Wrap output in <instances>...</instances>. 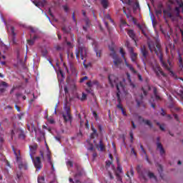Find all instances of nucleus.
Listing matches in <instances>:
<instances>
[{"mask_svg": "<svg viewBox=\"0 0 183 183\" xmlns=\"http://www.w3.org/2000/svg\"><path fill=\"white\" fill-rule=\"evenodd\" d=\"M149 49L151 52H154L157 56H159V61L162 64V66L164 67V69L169 71L170 75L172 76H175V74L171 68L172 67V63L168 61L167 63L164 61V59L162 58V52L161 51V44H159V40L156 39L155 42L150 41L148 42Z\"/></svg>", "mask_w": 183, "mask_h": 183, "instance_id": "obj_1", "label": "nucleus"}, {"mask_svg": "<svg viewBox=\"0 0 183 183\" xmlns=\"http://www.w3.org/2000/svg\"><path fill=\"white\" fill-rule=\"evenodd\" d=\"M109 81L112 86H116L118 91L117 98L119 101V94L125 91V79L122 77L117 78L114 74H110L109 76Z\"/></svg>", "mask_w": 183, "mask_h": 183, "instance_id": "obj_2", "label": "nucleus"}, {"mask_svg": "<svg viewBox=\"0 0 183 183\" xmlns=\"http://www.w3.org/2000/svg\"><path fill=\"white\" fill-rule=\"evenodd\" d=\"M177 3L179 7H176L175 9H172L171 6H168L166 9L163 10V14L165 16H168L172 21H177V17L181 18L179 16V9L182 8L183 12V2L182 0H177Z\"/></svg>", "mask_w": 183, "mask_h": 183, "instance_id": "obj_3", "label": "nucleus"}, {"mask_svg": "<svg viewBox=\"0 0 183 183\" xmlns=\"http://www.w3.org/2000/svg\"><path fill=\"white\" fill-rule=\"evenodd\" d=\"M36 148L37 146L36 144L33 145V146H30V156L31 158L32 159V161L34 164V167L36 169V171H39V169H41V168H42V164L41 163V159L39 157H36L35 159H34V157H32V156L34 155V154H35L36 151Z\"/></svg>", "mask_w": 183, "mask_h": 183, "instance_id": "obj_4", "label": "nucleus"}, {"mask_svg": "<svg viewBox=\"0 0 183 183\" xmlns=\"http://www.w3.org/2000/svg\"><path fill=\"white\" fill-rule=\"evenodd\" d=\"M76 55L77 59H79V58H81V59L84 61L83 65L84 66H85V68H87L88 65L85 64V59H86V57L88 56V49H86V47L85 46H79Z\"/></svg>", "mask_w": 183, "mask_h": 183, "instance_id": "obj_5", "label": "nucleus"}, {"mask_svg": "<svg viewBox=\"0 0 183 183\" xmlns=\"http://www.w3.org/2000/svg\"><path fill=\"white\" fill-rule=\"evenodd\" d=\"M137 171L138 174H139L141 179H144V181H147V177H145V175H148V177H149V178H150V179H155V181H157V177H155L154 173H152L151 172H147L146 171L141 172L140 166H138L137 167Z\"/></svg>", "mask_w": 183, "mask_h": 183, "instance_id": "obj_6", "label": "nucleus"}, {"mask_svg": "<svg viewBox=\"0 0 183 183\" xmlns=\"http://www.w3.org/2000/svg\"><path fill=\"white\" fill-rule=\"evenodd\" d=\"M42 159L44 162H47L48 164H50L51 165V169L53 171H54V163L52 162L51 156V152L49 151V149L47 147L46 151H45L44 153L41 154Z\"/></svg>", "mask_w": 183, "mask_h": 183, "instance_id": "obj_7", "label": "nucleus"}, {"mask_svg": "<svg viewBox=\"0 0 183 183\" xmlns=\"http://www.w3.org/2000/svg\"><path fill=\"white\" fill-rule=\"evenodd\" d=\"M109 50L111 51L110 56L113 58L114 66L117 68H121V64L122 61L121 59L118 58V56H117V54H115V49H114V46H109Z\"/></svg>", "mask_w": 183, "mask_h": 183, "instance_id": "obj_8", "label": "nucleus"}, {"mask_svg": "<svg viewBox=\"0 0 183 183\" xmlns=\"http://www.w3.org/2000/svg\"><path fill=\"white\" fill-rule=\"evenodd\" d=\"M128 51L130 54V58L132 59V62H135V64L137 65V68H140L139 64H138V62H137V58L138 56V54L135 52H134V48L129 46V43H127Z\"/></svg>", "mask_w": 183, "mask_h": 183, "instance_id": "obj_9", "label": "nucleus"}, {"mask_svg": "<svg viewBox=\"0 0 183 183\" xmlns=\"http://www.w3.org/2000/svg\"><path fill=\"white\" fill-rule=\"evenodd\" d=\"M120 54H122V58L124 59V64L126 66H127V68L129 69L130 72H132V74H138L132 64H129L128 61H127V59H125V53L123 49H120Z\"/></svg>", "mask_w": 183, "mask_h": 183, "instance_id": "obj_10", "label": "nucleus"}, {"mask_svg": "<svg viewBox=\"0 0 183 183\" xmlns=\"http://www.w3.org/2000/svg\"><path fill=\"white\" fill-rule=\"evenodd\" d=\"M106 168L107 171H109L107 177L109 178V179H114V176L112 175V173H111V172L109 171V168H111L113 172H115V167L113 166L112 162L109 161L106 162Z\"/></svg>", "mask_w": 183, "mask_h": 183, "instance_id": "obj_11", "label": "nucleus"}, {"mask_svg": "<svg viewBox=\"0 0 183 183\" xmlns=\"http://www.w3.org/2000/svg\"><path fill=\"white\" fill-rule=\"evenodd\" d=\"M66 113L63 114V118L64 122H71V114H69V107L64 108Z\"/></svg>", "mask_w": 183, "mask_h": 183, "instance_id": "obj_12", "label": "nucleus"}, {"mask_svg": "<svg viewBox=\"0 0 183 183\" xmlns=\"http://www.w3.org/2000/svg\"><path fill=\"white\" fill-rule=\"evenodd\" d=\"M153 70L154 71L155 74L157 75V76H165V74H164V71L161 69V67L156 64L155 66H153Z\"/></svg>", "mask_w": 183, "mask_h": 183, "instance_id": "obj_13", "label": "nucleus"}, {"mask_svg": "<svg viewBox=\"0 0 183 183\" xmlns=\"http://www.w3.org/2000/svg\"><path fill=\"white\" fill-rule=\"evenodd\" d=\"M157 150L159 151L162 157H164V155H165V149H164L162 144H161L159 142H157Z\"/></svg>", "mask_w": 183, "mask_h": 183, "instance_id": "obj_14", "label": "nucleus"}, {"mask_svg": "<svg viewBox=\"0 0 183 183\" xmlns=\"http://www.w3.org/2000/svg\"><path fill=\"white\" fill-rule=\"evenodd\" d=\"M94 51L96 52V56L97 58L101 57V49H98V43L97 41H94L92 44Z\"/></svg>", "mask_w": 183, "mask_h": 183, "instance_id": "obj_15", "label": "nucleus"}, {"mask_svg": "<svg viewBox=\"0 0 183 183\" xmlns=\"http://www.w3.org/2000/svg\"><path fill=\"white\" fill-rule=\"evenodd\" d=\"M139 122H143L144 125H147V127H149L150 128H152V123H151V121L148 119H144L140 116L138 117Z\"/></svg>", "mask_w": 183, "mask_h": 183, "instance_id": "obj_16", "label": "nucleus"}, {"mask_svg": "<svg viewBox=\"0 0 183 183\" xmlns=\"http://www.w3.org/2000/svg\"><path fill=\"white\" fill-rule=\"evenodd\" d=\"M33 3H34V5H36V6H37L38 8H42V7L45 6V5L46 4V1H45V0H41V1H39V2L33 1Z\"/></svg>", "mask_w": 183, "mask_h": 183, "instance_id": "obj_17", "label": "nucleus"}, {"mask_svg": "<svg viewBox=\"0 0 183 183\" xmlns=\"http://www.w3.org/2000/svg\"><path fill=\"white\" fill-rule=\"evenodd\" d=\"M95 146L97 147L98 151L102 152L105 149V146H104V144H102V140H100L99 144H95Z\"/></svg>", "mask_w": 183, "mask_h": 183, "instance_id": "obj_18", "label": "nucleus"}, {"mask_svg": "<svg viewBox=\"0 0 183 183\" xmlns=\"http://www.w3.org/2000/svg\"><path fill=\"white\" fill-rule=\"evenodd\" d=\"M128 35L132 39L133 41H134L136 46H138V44H137V39H135V33H134V31L129 30L128 31Z\"/></svg>", "mask_w": 183, "mask_h": 183, "instance_id": "obj_19", "label": "nucleus"}, {"mask_svg": "<svg viewBox=\"0 0 183 183\" xmlns=\"http://www.w3.org/2000/svg\"><path fill=\"white\" fill-rule=\"evenodd\" d=\"M140 51L144 58H147V56H148V51H147V48L145 47V46H142Z\"/></svg>", "mask_w": 183, "mask_h": 183, "instance_id": "obj_20", "label": "nucleus"}, {"mask_svg": "<svg viewBox=\"0 0 183 183\" xmlns=\"http://www.w3.org/2000/svg\"><path fill=\"white\" fill-rule=\"evenodd\" d=\"M8 31H10L11 32V35H13L12 43L13 44H16V42H15V40H14V36H15V35H16L15 28H14V26H10V27H8Z\"/></svg>", "mask_w": 183, "mask_h": 183, "instance_id": "obj_21", "label": "nucleus"}, {"mask_svg": "<svg viewBox=\"0 0 183 183\" xmlns=\"http://www.w3.org/2000/svg\"><path fill=\"white\" fill-rule=\"evenodd\" d=\"M157 16H161L162 15V5H159L158 9H156Z\"/></svg>", "mask_w": 183, "mask_h": 183, "instance_id": "obj_22", "label": "nucleus"}, {"mask_svg": "<svg viewBox=\"0 0 183 183\" xmlns=\"http://www.w3.org/2000/svg\"><path fill=\"white\" fill-rule=\"evenodd\" d=\"M140 148H141L142 155H145L147 162H149V159H148V156H147V152H145V149H144V147L142 146V144H140Z\"/></svg>", "mask_w": 183, "mask_h": 183, "instance_id": "obj_23", "label": "nucleus"}, {"mask_svg": "<svg viewBox=\"0 0 183 183\" xmlns=\"http://www.w3.org/2000/svg\"><path fill=\"white\" fill-rule=\"evenodd\" d=\"M18 136L19 138H21V139H24L25 138V134H24V132L19 130L16 133Z\"/></svg>", "mask_w": 183, "mask_h": 183, "instance_id": "obj_24", "label": "nucleus"}, {"mask_svg": "<svg viewBox=\"0 0 183 183\" xmlns=\"http://www.w3.org/2000/svg\"><path fill=\"white\" fill-rule=\"evenodd\" d=\"M101 4L104 9H107V8H108V0H101Z\"/></svg>", "mask_w": 183, "mask_h": 183, "instance_id": "obj_25", "label": "nucleus"}, {"mask_svg": "<svg viewBox=\"0 0 183 183\" xmlns=\"http://www.w3.org/2000/svg\"><path fill=\"white\" fill-rule=\"evenodd\" d=\"M116 178L117 179V183H122V177H121V174H119V173L116 172Z\"/></svg>", "mask_w": 183, "mask_h": 183, "instance_id": "obj_26", "label": "nucleus"}, {"mask_svg": "<svg viewBox=\"0 0 183 183\" xmlns=\"http://www.w3.org/2000/svg\"><path fill=\"white\" fill-rule=\"evenodd\" d=\"M27 128L30 132H36V129H35V126L34 124H31V126L28 125Z\"/></svg>", "mask_w": 183, "mask_h": 183, "instance_id": "obj_27", "label": "nucleus"}, {"mask_svg": "<svg viewBox=\"0 0 183 183\" xmlns=\"http://www.w3.org/2000/svg\"><path fill=\"white\" fill-rule=\"evenodd\" d=\"M84 22L86 24V26H84L83 29L84 31H86V29L89 28V25H91V24L89 23V20L88 19H85Z\"/></svg>", "mask_w": 183, "mask_h": 183, "instance_id": "obj_28", "label": "nucleus"}, {"mask_svg": "<svg viewBox=\"0 0 183 183\" xmlns=\"http://www.w3.org/2000/svg\"><path fill=\"white\" fill-rule=\"evenodd\" d=\"M115 172H116V174H117V172L119 174H122V167H121V165H119V164H117V169Z\"/></svg>", "mask_w": 183, "mask_h": 183, "instance_id": "obj_29", "label": "nucleus"}, {"mask_svg": "<svg viewBox=\"0 0 183 183\" xmlns=\"http://www.w3.org/2000/svg\"><path fill=\"white\" fill-rule=\"evenodd\" d=\"M38 183H45V177L40 176L38 177Z\"/></svg>", "mask_w": 183, "mask_h": 183, "instance_id": "obj_30", "label": "nucleus"}, {"mask_svg": "<svg viewBox=\"0 0 183 183\" xmlns=\"http://www.w3.org/2000/svg\"><path fill=\"white\" fill-rule=\"evenodd\" d=\"M38 38L36 36H34L32 39L28 40L29 45H34V41Z\"/></svg>", "mask_w": 183, "mask_h": 183, "instance_id": "obj_31", "label": "nucleus"}, {"mask_svg": "<svg viewBox=\"0 0 183 183\" xmlns=\"http://www.w3.org/2000/svg\"><path fill=\"white\" fill-rule=\"evenodd\" d=\"M14 152L16 155V160L19 161V150L15 151V149H14Z\"/></svg>", "mask_w": 183, "mask_h": 183, "instance_id": "obj_32", "label": "nucleus"}, {"mask_svg": "<svg viewBox=\"0 0 183 183\" xmlns=\"http://www.w3.org/2000/svg\"><path fill=\"white\" fill-rule=\"evenodd\" d=\"M92 129L93 133L91 134V138H95V135H97V130L94 129V127H92Z\"/></svg>", "mask_w": 183, "mask_h": 183, "instance_id": "obj_33", "label": "nucleus"}, {"mask_svg": "<svg viewBox=\"0 0 183 183\" xmlns=\"http://www.w3.org/2000/svg\"><path fill=\"white\" fill-rule=\"evenodd\" d=\"M154 97L156 99H161V97L157 94V89H154Z\"/></svg>", "mask_w": 183, "mask_h": 183, "instance_id": "obj_34", "label": "nucleus"}, {"mask_svg": "<svg viewBox=\"0 0 183 183\" xmlns=\"http://www.w3.org/2000/svg\"><path fill=\"white\" fill-rule=\"evenodd\" d=\"M41 54H42L43 56H46V55H48V50L44 49L41 51Z\"/></svg>", "mask_w": 183, "mask_h": 183, "instance_id": "obj_35", "label": "nucleus"}, {"mask_svg": "<svg viewBox=\"0 0 183 183\" xmlns=\"http://www.w3.org/2000/svg\"><path fill=\"white\" fill-rule=\"evenodd\" d=\"M157 167V170L161 175V173L162 172V166H161V164H158Z\"/></svg>", "mask_w": 183, "mask_h": 183, "instance_id": "obj_36", "label": "nucleus"}, {"mask_svg": "<svg viewBox=\"0 0 183 183\" xmlns=\"http://www.w3.org/2000/svg\"><path fill=\"white\" fill-rule=\"evenodd\" d=\"M157 125H159V127L162 131H165V125L164 124H159V123H157Z\"/></svg>", "mask_w": 183, "mask_h": 183, "instance_id": "obj_37", "label": "nucleus"}, {"mask_svg": "<svg viewBox=\"0 0 183 183\" xmlns=\"http://www.w3.org/2000/svg\"><path fill=\"white\" fill-rule=\"evenodd\" d=\"M0 86H4L5 88H6L8 86V84L5 81H1L0 83Z\"/></svg>", "mask_w": 183, "mask_h": 183, "instance_id": "obj_38", "label": "nucleus"}, {"mask_svg": "<svg viewBox=\"0 0 183 183\" xmlns=\"http://www.w3.org/2000/svg\"><path fill=\"white\" fill-rule=\"evenodd\" d=\"M0 45H1V48L4 49V52L8 49V46H6L5 44H2V43L0 42Z\"/></svg>", "mask_w": 183, "mask_h": 183, "instance_id": "obj_39", "label": "nucleus"}, {"mask_svg": "<svg viewBox=\"0 0 183 183\" xmlns=\"http://www.w3.org/2000/svg\"><path fill=\"white\" fill-rule=\"evenodd\" d=\"M69 182L81 183V182H80L79 180H76V179H75V180H74L75 182H74V180L72 179V178H69Z\"/></svg>", "mask_w": 183, "mask_h": 183, "instance_id": "obj_40", "label": "nucleus"}, {"mask_svg": "<svg viewBox=\"0 0 183 183\" xmlns=\"http://www.w3.org/2000/svg\"><path fill=\"white\" fill-rule=\"evenodd\" d=\"M161 31L162 32V34H164V35H165V36H167V38H169V35H168V32L164 31L162 29H161Z\"/></svg>", "mask_w": 183, "mask_h": 183, "instance_id": "obj_41", "label": "nucleus"}, {"mask_svg": "<svg viewBox=\"0 0 183 183\" xmlns=\"http://www.w3.org/2000/svg\"><path fill=\"white\" fill-rule=\"evenodd\" d=\"M127 18L129 19V21H134V17H132V16L130 14H127Z\"/></svg>", "mask_w": 183, "mask_h": 183, "instance_id": "obj_42", "label": "nucleus"}, {"mask_svg": "<svg viewBox=\"0 0 183 183\" xmlns=\"http://www.w3.org/2000/svg\"><path fill=\"white\" fill-rule=\"evenodd\" d=\"M81 99V101H85V99H86V94H85L84 93H82Z\"/></svg>", "mask_w": 183, "mask_h": 183, "instance_id": "obj_43", "label": "nucleus"}, {"mask_svg": "<svg viewBox=\"0 0 183 183\" xmlns=\"http://www.w3.org/2000/svg\"><path fill=\"white\" fill-rule=\"evenodd\" d=\"M105 19H109L110 22H114V21L112 20V19H111V16H109V15L106 16Z\"/></svg>", "mask_w": 183, "mask_h": 183, "instance_id": "obj_44", "label": "nucleus"}, {"mask_svg": "<svg viewBox=\"0 0 183 183\" xmlns=\"http://www.w3.org/2000/svg\"><path fill=\"white\" fill-rule=\"evenodd\" d=\"M124 2L128 5H132V2L131 1V0H124Z\"/></svg>", "mask_w": 183, "mask_h": 183, "instance_id": "obj_45", "label": "nucleus"}, {"mask_svg": "<svg viewBox=\"0 0 183 183\" xmlns=\"http://www.w3.org/2000/svg\"><path fill=\"white\" fill-rule=\"evenodd\" d=\"M66 165L68 167H73L72 162H71V161L67 162Z\"/></svg>", "mask_w": 183, "mask_h": 183, "instance_id": "obj_46", "label": "nucleus"}, {"mask_svg": "<svg viewBox=\"0 0 183 183\" xmlns=\"http://www.w3.org/2000/svg\"><path fill=\"white\" fill-rule=\"evenodd\" d=\"M86 79H88V76H84L81 79L80 82H84V81H86Z\"/></svg>", "mask_w": 183, "mask_h": 183, "instance_id": "obj_47", "label": "nucleus"}, {"mask_svg": "<svg viewBox=\"0 0 183 183\" xmlns=\"http://www.w3.org/2000/svg\"><path fill=\"white\" fill-rule=\"evenodd\" d=\"M0 59H6V56L5 55H2L0 52Z\"/></svg>", "mask_w": 183, "mask_h": 183, "instance_id": "obj_48", "label": "nucleus"}, {"mask_svg": "<svg viewBox=\"0 0 183 183\" xmlns=\"http://www.w3.org/2000/svg\"><path fill=\"white\" fill-rule=\"evenodd\" d=\"M139 8V2H135V9H138Z\"/></svg>", "mask_w": 183, "mask_h": 183, "instance_id": "obj_49", "label": "nucleus"}, {"mask_svg": "<svg viewBox=\"0 0 183 183\" xmlns=\"http://www.w3.org/2000/svg\"><path fill=\"white\" fill-rule=\"evenodd\" d=\"M127 79L129 82H131V76L129 75V74H127Z\"/></svg>", "mask_w": 183, "mask_h": 183, "instance_id": "obj_50", "label": "nucleus"}, {"mask_svg": "<svg viewBox=\"0 0 183 183\" xmlns=\"http://www.w3.org/2000/svg\"><path fill=\"white\" fill-rule=\"evenodd\" d=\"M89 151H93L94 150V146L91 144L90 147L88 148Z\"/></svg>", "mask_w": 183, "mask_h": 183, "instance_id": "obj_51", "label": "nucleus"}, {"mask_svg": "<svg viewBox=\"0 0 183 183\" xmlns=\"http://www.w3.org/2000/svg\"><path fill=\"white\" fill-rule=\"evenodd\" d=\"M66 44H67V46H69L70 48H72V44H71V42L67 41V42H66Z\"/></svg>", "mask_w": 183, "mask_h": 183, "instance_id": "obj_52", "label": "nucleus"}, {"mask_svg": "<svg viewBox=\"0 0 183 183\" xmlns=\"http://www.w3.org/2000/svg\"><path fill=\"white\" fill-rule=\"evenodd\" d=\"M129 174L132 175V177H134V169H131Z\"/></svg>", "mask_w": 183, "mask_h": 183, "instance_id": "obj_53", "label": "nucleus"}, {"mask_svg": "<svg viewBox=\"0 0 183 183\" xmlns=\"http://www.w3.org/2000/svg\"><path fill=\"white\" fill-rule=\"evenodd\" d=\"M16 98H19V97H22V94L17 93V94H16Z\"/></svg>", "mask_w": 183, "mask_h": 183, "instance_id": "obj_54", "label": "nucleus"}, {"mask_svg": "<svg viewBox=\"0 0 183 183\" xmlns=\"http://www.w3.org/2000/svg\"><path fill=\"white\" fill-rule=\"evenodd\" d=\"M132 124L133 129H135V128H137V126H135V123L134 122H132Z\"/></svg>", "mask_w": 183, "mask_h": 183, "instance_id": "obj_55", "label": "nucleus"}, {"mask_svg": "<svg viewBox=\"0 0 183 183\" xmlns=\"http://www.w3.org/2000/svg\"><path fill=\"white\" fill-rule=\"evenodd\" d=\"M137 76H138L139 81H142V76H141V74H137Z\"/></svg>", "mask_w": 183, "mask_h": 183, "instance_id": "obj_56", "label": "nucleus"}, {"mask_svg": "<svg viewBox=\"0 0 183 183\" xmlns=\"http://www.w3.org/2000/svg\"><path fill=\"white\" fill-rule=\"evenodd\" d=\"M86 84L88 85V86H92V82L91 81L87 82Z\"/></svg>", "mask_w": 183, "mask_h": 183, "instance_id": "obj_57", "label": "nucleus"}, {"mask_svg": "<svg viewBox=\"0 0 183 183\" xmlns=\"http://www.w3.org/2000/svg\"><path fill=\"white\" fill-rule=\"evenodd\" d=\"M64 92L65 94H68V88L66 86H64Z\"/></svg>", "mask_w": 183, "mask_h": 183, "instance_id": "obj_58", "label": "nucleus"}, {"mask_svg": "<svg viewBox=\"0 0 183 183\" xmlns=\"http://www.w3.org/2000/svg\"><path fill=\"white\" fill-rule=\"evenodd\" d=\"M15 108H16V109H17V111H18V112H21V109H19V107H18V106H15Z\"/></svg>", "mask_w": 183, "mask_h": 183, "instance_id": "obj_59", "label": "nucleus"}, {"mask_svg": "<svg viewBox=\"0 0 183 183\" xmlns=\"http://www.w3.org/2000/svg\"><path fill=\"white\" fill-rule=\"evenodd\" d=\"M122 112L123 114V115H124V117H127V113L125 112V111L123 109H122Z\"/></svg>", "mask_w": 183, "mask_h": 183, "instance_id": "obj_60", "label": "nucleus"}, {"mask_svg": "<svg viewBox=\"0 0 183 183\" xmlns=\"http://www.w3.org/2000/svg\"><path fill=\"white\" fill-rule=\"evenodd\" d=\"M130 137L131 139H134V134H132V132H130Z\"/></svg>", "mask_w": 183, "mask_h": 183, "instance_id": "obj_61", "label": "nucleus"}, {"mask_svg": "<svg viewBox=\"0 0 183 183\" xmlns=\"http://www.w3.org/2000/svg\"><path fill=\"white\" fill-rule=\"evenodd\" d=\"M122 25H127V22L124 20L121 21Z\"/></svg>", "mask_w": 183, "mask_h": 183, "instance_id": "obj_62", "label": "nucleus"}, {"mask_svg": "<svg viewBox=\"0 0 183 183\" xmlns=\"http://www.w3.org/2000/svg\"><path fill=\"white\" fill-rule=\"evenodd\" d=\"M4 92H5V89H4V88L0 89V92L1 94L4 93Z\"/></svg>", "mask_w": 183, "mask_h": 183, "instance_id": "obj_63", "label": "nucleus"}, {"mask_svg": "<svg viewBox=\"0 0 183 183\" xmlns=\"http://www.w3.org/2000/svg\"><path fill=\"white\" fill-rule=\"evenodd\" d=\"M92 157H93V159H95V158L97 157V153H94Z\"/></svg>", "mask_w": 183, "mask_h": 183, "instance_id": "obj_64", "label": "nucleus"}]
</instances>
